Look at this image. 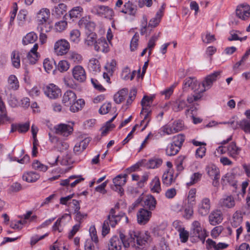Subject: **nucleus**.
Masks as SVG:
<instances>
[{
  "instance_id": "nucleus-1",
  "label": "nucleus",
  "mask_w": 250,
  "mask_h": 250,
  "mask_svg": "<svg viewBox=\"0 0 250 250\" xmlns=\"http://www.w3.org/2000/svg\"><path fill=\"white\" fill-rule=\"evenodd\" d=\"M151 238L148 231H139L131 229L126 234L124 231L119 232V237H111L108 244V250H121L122 245L125 248L130 246L136 250H147Z\"/></svg>"
},
{
  "instance_id": "nucleus-2",
  "label": "nucleus",
  "mask_w": 250,
  "mask_h": 250,
  "mask_svg": "<svg viewBox=\"0 0 250 250\" xmlns=\"http://www.w3.org/2000/svg\"><path fill=\"white\" fill-rule=\"evenodd\" d=\"M123 218H125L126 222H128V218L125 213L122 212H116L114 209H111L107 218L104 221L103 224L102 235L104 236L107 234L110 231L109 226L114 228Z\"/></svg>"
},
{
  "instance_id": "nucleus-3",
  "label": "nucleus",
  "mask_w": 250,
  "mask_h": 250,
  "mask_svg": "<svg viewBox=\"0 0 250 250\" xmlns=\"http://www.w3.org/2000/svg\"><path fill=\"white\" fill-rule=\"evenodd\" d=\"M190 239L191 241L193 240L198 241L199 240L204 242L208 234L205 229H202L201 223L198 221H194L193 222L191 226V229Z\"/></svg>"
},
{
  "instance_id": "nucleus-4",
  "label": "nucleus",
  "mask_w": 250,
  "mask_h": 250,
  "mask_svg": "<svg viewBox=\"0 0 250 250\" xmlns=\"http://www.w3.org/2000/svg\"><path fill=\"white\" fill-rule=\"evenodd\" d=\"M162 17V10H159L155 15V16L149 21L148 25L147 26V20L146 17V16H143L142 22V27L140 31L141 34L143 35L146 33L147 30H148L150 27L154 28L156 27L160 23Z\"/></svg>"
},
{
  "instance_id": "nucleus-5",
  "label": "nucleus",
  "mask_w": 250,
  "mask_h": 250,
  "mask_svg": "<svg viewBox=\"0 0 250 250\" xmlns=\"http://www.w3.org/2000/svg\"><path fill=\"white\" fill-rule=\"evenodd\" d=\"M221 73L222 71L219 70L207 75L202 81L203 88L200 90V92L203 93L210 89L213 83L220 78Z\"/></svg>"
},
{
  "instance_id": "nucleus-6",
  "label": "nucleus",
  "mask_w": 250,
  "mask_h": 250,
  "mask_svg": "<svg viewBox=\"0 0 250 250\" xmlns=\"http://www.w3.org/2000/svg\"><path fill=\"white\" fill-rule=\"evenodd\" d=\"M70 44L65 39H60L57 41L54 45V51L57 56L65 55L69 50Z\"/></svg>"
},
{
  "instance_id": "nucleus-7",
  "label": "nucleus",
  "mask_w": 250,
  "mask_h": 250,
  "mask_svg": "<svg viewBox=\"0 0 250 250\" xmlns=\"http://www.w3.org/2000/svg\"><path fill=\"white\" fill-rule=\"evenodd\" d=\"M211 208V201L209 198L204 197L201 199L197 206V212L201 216H206Z\"/></svg>"
},
{
  "instance_id": "nucleus-8",
  "label": "nucleus",
  "mask_w": 250,
  "mask_h": 250,
  "mask_svg": "<svg viewBox=\"0 0 250 250\" xmlns=\"http://www.w3.org/2000/svg\"><path fill=\"white\" fill-rule=\"evenodd\" d=\"M127 175L125 174L124 175H118L116 177L113 178V186H112V189L118 193L122 194L124 193V189L122 188L126 182V177Z\"/></svg>"
},
{
  "instance_id": "nucleus-9",
  "label": "nucleus",
  "mask_w": 250,
  "mask_h": 250,
  "mask_svg": "<svg viewBox=\"0 0 250 250\" xmlns=\"http://www.w3.org/2000/svg\"><path fill=\"white\" fill-rule=\"evenodd\" d=\"M44 94L50 99H55L61 95V90L56 85L50 83L44 88Z\"/></svg>"
},
{
  "instance_id": "nucleus-10",
  "label": "nucleus",
  "mask_w": 250,
  "mask_h": 250,
  "mask_svg": "<svg viewBox=\"0 0 250 250\" xmlns=\"http://www.w3.org/2000/svg\"><path fill=\"white\" fill-rule=\"evenodd\" d=\"M236 203L234 198L231 195H225L219 200L218 205L223 209L233 208Z\"/></svg>"
},
{
  "instance_id": "nucleus-11",
  "label": "nucleus",
  "mask_w": 250,
  "mask_h": 250,
  "mask_svg": "<svg viewBox=\"0 0 250 250\" xmlns=\"http://www.w3.org/2000/svg\"><path fill=\"white\" fill-rule=\"evenodd\" d=\"M78 25L80 28L87 30V34H88V32H93L96 27L95 23L91 20L89 16L82 17L78 22Z\"/></svg>"
},
{
  "instance_id": "nucleus-12",
  "label": "nucleus",
  "mask_w": 250,
  "mask_h": 250,
  "mask_svg": "<svg viewBox=\"0 0 250 250\" xmlns=\"http://www.w3.org/2000/svg\"><path fill=\"white\" fill-rule=\"evenodd\" d=\"M73 78L78 82L82 83L85 81L86 78L84 69L81 65H76L72 69Z\"/></svg>"
},
{
  "instance_id": "nucleus-13",
  "label": "nucleus",
  "mask_w": 250,
  "mask_h": 250,
  "mask_svg": "<svg viewBox=\"0 0 250 250\" xmlns=\"http://www.w3.org/2000/svg\"><path fill=\"white\" fill-rule=\"evenodd\" d=\"M236 15L243 20L248 19L250 15V6L247 4L238 5L236 9Z\"/></svg>"
},
{
  "instance_id": "nucleus-14",
  "label": "nucleus",
  "mask_w": 250,
  "mask_h": 250,
  "mask_svg": "<svg viewBox=\"0 0 250 250\" xmlns=\"http://www.w3.org/2000/svg\"><path fill=\"white\" fill-rule=\"evenodd\" d=\"M222 124H228L234 129L237 128L239 125L245 132H250V123L247 120H243L239 123L232 120L228 122H223Z\"/></svg>"
},
{
  "instance_id": "nucleus-15",
  "label": "nucleus",
  "mask_w": 250,
  "mask_h": 250,
  "mask_svg": "<svg viewBox=\"0 0 250 250\" xmlns=\"http://www.w3.org/2000/svg\"><path fill=\"white\" fill-rule=\"evenodd\" d=\"M94 10L98 15L107 19H111L114 15L113 10L106 6L96 5Z\"/></svg>"
},
{
  "instance_id": "nucleus-16",
  "label": "nucleus",
  "mask_w": 250,
  "mask_h": 250,
  "mask_svg": "<svg viewBox=\"0 0 250 250\" xmlns=\"http://www.w3.org/2000/svg\"><path fill=\"white\" fill-rule=\"evenodd\" d=\"M54 129L56 134L66 137L70 135L73 131L71 126L64 124H60L55 126Z\"/></svg>"
},
{
  "instance_id": "nucleus-17",
  "label": "nucleus",
  "mask_w": 250,
  "mask_h": 250,
  "mask_svg": "<svg viewBox=\"0 0 250 250\" xmlns=\"http://www.w3.org/2000/svg\"><path fill=\"white\" fill-rule=\"evenodd\" d=\"M200 86V83L194 77H189L187 78L183 83V89L186 90L190 88L191 90L195 92H200L198 87Z\"/></svg>"
},
{
  "instance_id": "nucleus-18",
  "label": "nucleus",
  "mask_w": 250,
  "mask_h": 250,
  "mask_svg": "<svg viewBox=\"0 0 250 250\" xmlns=\"http://www.w3.org/2000/svg\"><path fill=\"white\" fill-rule=\"evenodd\" d=\"M223 219V214L219 209L213 210L208 216V221L212 226L219 224L222 222Z\"/></svg>"
},
{
  "instance_id": "nucleus-19",
  "label": "nucleus",
  "mask_w": 250,
  "mask_h": 250,
  "mask_svg": "<svg viewBox=\"0 0 250 250\" xmlns=\"http://www.w3.org/2000/svg\"><path fill=\"white\" fill-rule=\"evenodd\" d=\"M151 215V212L144 208L140 209L137 213V221L140 225H145L148 222Z\"/></svg>"
},
{
  "instance_id": "nucleus-20",
  "label": "nucleus",
  "mask_w": 250,
  "mask_h": 250,
  "mask_svg": "<svg viewBox=\"0 0 250 250\" xmlns=\"http://www.w3.org/2000/svg\"><path fill=\"white\" fill-rule=\"evenodd\" d=\"M141 105L142 106V109L140 113V116L142 117L143 116L144 119L141 121V125H143L144 123H146L145 126L142 129L143 130L146 128L150 121L149 116L151 113V111L150 109V105H146L145 104Z\"/></svg>"
},
{
  "instance_id": "nucleus-21",
  "label": "nucleus",
  "mask_w": 250,
  "mask_h": 250,
  "mask_svg": "<svg viewBox=\"0 0 250 250\" xmlns=\"http://www.w3.org/2000/svg\"><path fill=\"white\" fill-rule=\"evenodd\" d=\"M94 49L97 52L107 53L109 51V47L105 38H100L97 40L94 45Z\"/></svg>"
},
{
  "instance_id": "nucleus-22",
  "label": "nucleus",
  "mask_w": 250,
  "mask_h": 250,
  "mask_svg": "<svg viewBox=\"0 0 250 250\" xmlns=\"http://www.w3.org/2000/svg\"><path fill=\"white\" fill-rule=\"evenodd\" d=\"M77 96L75 92L72 90H67L63 94L62 99V103L66 106H69L75 102Z\"/></svg>"
},
{
  "instance_id": "nucleus-23",
  "label": "nucleus",
  "mask_w": 250,
  "mask_h": 250,
  "mask_svg": "<svg viewBox=\"0 0 250 250\" xmlns=\"http://www.w3.org/2000/svg\"><path fill=\"white\" fill-rule=\"evenodd\" d=\"M50 10L47 8H42L37 13V18L38 24L44 23L50 17Z\"/></svg>"
},
{
  "instance_id": "nucleus-24",
  "label": "nucleus",
  "mask_w": 250,
  "mask_h": 250,
  "mask_svg": "<svg viewBox=\"0 0 250 250\" xmlns=\"http://www.w3.org/2000/svg\"><path fill=\"white\" fill-rule=\"evenodd\" d=\"M206 171L211 178H214L215 179H219L220 171L215 165L212 164L208 165L206 167Z\"/></svg>"
},
{
  "instance_id": "nucleus-25",
  "label": "nucleus",
  "mask_w": 250,
  "mask_h": 250,
  "mask_svg": "<svg viewBox=\"0 0 250 250\" xmlns=\"http://www.w3.org/2000/svg\"><path fill=\"white\" fill-rule=\"evenodd\" d=\"M208 249L213 248L214 250H222L227 249L229 244L225 243L219 242L217 244L214 241L208 239L206 241Z\"/></svg>"
},
{
  "instance_id": "nucleus-26",
  "label": "nucleus",
  "mask_w": 250,
  "mask_h": 250,
  "mask_svg": "<svg viewBox=\"0 0 250 250\" xmlns=\"http://www.w3.org/2000/svg\"><path fill=\"white\" fill-rule=\"evenodd\" d=\"M174 181L175 179H173V172L172 169H168L164 173L162 176V182L164 185L168 187Z\"/></svg>"
},
{
  "instance_id": "nucleus-27",
  "label": "nucleus",
  "mask_w": 250,
  "mask_h": 250,
  "mask_svg": "<svg viewBox=\"0 0 250 250\" xmlns=\"http://www.w3.org/2000/svg\"><path fill=\"white\" fill-rule=\"evenodd\" d=\"M121 11L125 14L134 16L137 11V6L130 1H128L125 3L124 8Z\"/></svg>"
},
{
  "instance_id": "nucleus-28",
  "label": "nucleus",
  "mask_w": 250,
  "mask_h": 250,
  "mask_svg": "<svg viewBox=\"0 0 250 250\" xmlns=\"http://www.w3.org/2000/svg\"><path fill=\"white\" fill-rule=\"evenodd\" d=\"M172 109L175 112H179L188 107V104L185 100L178 99L171 103Z\"/></svg>"
},
{
  "instance_id": "nucleus-29",
  "label": "nucleus",
  "mask_w": 250,
  "mask_h": 250,
  "mask_svg": "<svg viewBox=\"0 0 250 250\" xmlns=\"http://www.w3.org/2000/svg\"><path fill=\"white\" fill-rule=\"evenodd\" d=\"M67 6L64 3H60L55 6L52 10V14L59 18L63 15L66 12Z\"/></svg>"
},
{
  "instance_id": "nucleus-30",
  "label": "nucleus",
  "mask_w": 250,
  "mask_h": 250,
  "mask_svg": "<svg viewBox=\"0 0 250 250\" xmlns=\"http://www.w3.org/2000/svg\"><path fill=\"white\" fill-rule=\"evenodd\" d=\"M241 150V148L237 147L234 142H231L227 148L229 156L234 159L237 158V156L239 154Z\"/></svg>"
},
{
  "instance_id": "nucleus-31",
  "label": "nucleus",
  "mask_w": 250,
  "mask_h": 250,
  "mask_svg": "<svg viewBox=\"0 0 250 250\" xmlns=\"http://www.w3.org/2000/svg\"><path fill=\"white\" fill-rule=\"evenodd\" d=\"M150 190L152 193H159L161 190V183L158 176H155L150 184Z\"/></svg>"
},
{
  "instance_id": "nucleus-32",
  "label": "nucleus",
  "mask_w": 250,
  "mask_h": 250,
  "mask_svg": "<svg viewBox=\"0 0 250 250\" xmlns=\"http://www.w3.org/2000/svg\"><path fill=\"white\" fill-rule=\"evenodd\" d=\"M40 177L39 174L34 171L27 172L22 175V179L24 181L30 183L36 182Z\"/></svg>"
},
{
  "instance_id": "nucleus-33",
  "label": "nucleus",
  "mask_w": 250,
  "mask_h": 250,
  "mask_svg": "<svg viewBox=\"0 0 250 250\" xmlns=\"http://www.w3.org/2000/svg\"><path fill=\"white\" fill-rule=\"evenodd\" d=\"M85 104L84 100L82 99H79L77 100H75V102L72 103V104L69 105L70 110L72 112H77L79 110H81Z\"/></svg>"
},
{
  "instance_id": "nucleus-34",
  "label": "nucleus",
  "mask_w": 250,
  "mask_h": 250,
  "mask_svg": "<svg viewBox=\"0 0 250 250\" xmlns=\"http://www.w3.org/2000/svg\"><path fill=\"white\" fill-rule=\"evenodd\" d=\"M128 93V89L127 88H123L119 91L114 95V100L117 104L121 103L125 99Z\"/></svg>"
},
{
  "instance_id": "nucleus-35",
  "label": "nucleus",
  "mask_w": 250,
  "mask_h": 250,
  "mask_svg": "<svg viewBox=\"0 0 250 250\" xmlns=\"http://www.w3.org/2000/svg\"><path fill=\"white\" fill-rule=\"evenodd\" d=\"M38 39L37 35L34 32H30L22 39V43L24 45H27L29 43H33L37 41Z\"/></svg>"
},
{
  "instance_id": "nucleus-36",
  "label": "nucleus",
  "mask_w": 250,
  "mask_h": 250,
  "mask_svg": "<svg viewBox=\"0 0 250 250\" xmlns=\"http://www.w3.org/2000/svg\"><path fill=\"white\" fill-rule=\"evenodd\" d=\"M88 68L90 71L95 73L100 72L101 67L98 60L95 58L91 59L88 63Z\"/></svg>"
},
{
  "instance_id": "nucleus-37",
  "label": "nucleus",
  "mask_w": 250,
  "mask_h": 250,
  "mask_svg": "<svg viewBox=\"0 0 250 250\" xmlns=\"http://www.w3.org/2000/svg\"><path fill=\"white\" fill-rule=\"evenodd\" d=\"M243 221V216L242 213L239 211H236L233 215L231 225L232 226L241 227L240 225Z\"/></svg>"
},
{
  "instance_id": "nucleus-38",
  "label": "nucleus",
  "mask_w": 250,
  "mask_h": 250,
  "mask_svg": "<svg viewBox=\"0 0 250 250\" xmlns=\"http://www.w3.org/2000/svg\"><path fill=\"white\" fill-rule=\"evenodd\" d=\"M97 34L93 32H90L87 35L84 41V43L87 46H90L93 45L94 46L97 42Z\"/></svg>"
},
{
  "instance_id": "nucleus-39",
  "label": "nucleus",
  "mask_w": 250,
  "mask_h": 250,
  "mask_svg": "<svg viewBox=\"0 0 250 250\" xmlns=\"http://www.w3.org/2000/svg\"><path fill=\"white\" fill-rule=\"evenodd\" d=\"M156 201L155 198L152 195L147 196L145 201V207L149 210H153L156 207Z\"/></svg>"
},
{
  "instance_id": "nucleus-40",
  "label": "nucleus",
  "mask_w": 250,
  "mask_h": 250,
  "mask_svg": "<svg viewBox=\"0 0 250 250\" xmlns=\"http://www.w3.org/2000/svg\"><path fill=\"white\" fill-rule=\"evenodd\" d=\"M9 87L14 90H17L19 87V81L15 75H11L8 80Z\"/></svg>"
},
{
  "instance_id": "nucleus-41",
  "label": "nucleus",
  "mask_w": 250,
  "mask_h": 250,
  "mask_svg": "<svg viewBox=\"0 0 250 250\" xmlns=\"http://www.w3.org/2000/svg\"><path fill=\"white\" fill-rule=\"evenodd\" d=\"M222 180L224 184L228 183L233 187L236 186L235 176L231 173H227L222 177Z\"/></svg>"
},
{
  "instance_id": "nucleus-42",
  "label": "nucleus",
  "mask_w": 250,
  "mask_h": 250,
  "mask_svg": "<svg viewBox=\"0 0 250 250\" xmlns=\"http://www.w3.org/2000/svg\"><path fill=\"white\" fill-rule=\"evenodd\" d=\"M68 55L69 59L76 63H81L83 60L81 54L74 51L70 52Z\"/></svg>"
},
{
  "instance_id": "nucleus-43",
  "label": "nucleus",
  "mask_w": 250,
  "mask_h": 250,
  "mask_svg": "<svg viewBox=\"0 0 250 250\" xmlns=\"http://www.w3.org/2000/svg\"><path fill=\"white\" fill-rule=\"evenodd\" d=\"M181 148L170 143L167 147L166 150V154L168 156H173L176 155Z\"/></svg>"
},
{
  "instance_id": "nucleus-44",
  "label": "nucleus",
  "mask_w": 250,
  "mask_h": 250,
  "mask_svg": "<svg viewBox=\"0 0 250 250\" xmlns=\"http://www.w3.org/2000/svg\"><path fill=\"white\" fill-rule=\"evenodd\" d=\"M56 65V62L54 60L45 59L44 60L43 67L47 73H49Z\"/></svg>"
},
{
  "instance_id": "nucleus-45",
  "label": "nucleus",
  "mask_w": 250,
  "mask_h": 250,
  "mask_svg": "<svg viewBox=\"0 0 250 250\" xmlns=\"http://www.w3.org/2000/svg\"><path fill=\"white\" fill-rule=\"evenodd\" d=\"M185 141V136L182 134H178L174 136L172 138V144L176 145V146L181 148L183 143Z\"/></svg>"
},
{
  "instance_id": "nucleus-46",
  "label": "nucleus",
  "mask_w": 250,
  "mask_h": 250,
  "mask_svg": "<svg viewBox=\"0 0 250 250\" xmlns=\"http://www.w3.org/2000/svg\"><path fill=\"white\" fill-rule=\"evenodd\" d=\"M185 159L184 156H179L176 159L175 165L176 166V169L179 172H181L184 169V162Z\"/></svg>"
},
{
  "instance_id": "nucleus-47",
  "label": "nucleus",
  "mask_w": 250,
  "mask_h": 250,
  "mask_svg": "<svg viewBox=\"0 0 250 250\" xmlns=\"http://www.w3.org/2000/svg\"><path fill=\"white\" fill-rule=\"evenodd\" d=\"M116 62L115 60H112L110 62H107L104 68L106 71L110 75H112L115 70Z\"/></svg>"
},
{
  "instance_id": "nucleus-48",
  "label": "nucleus",
  "mask_w": 250,
  "mask_h": 250,
  "mask_svg": "<svg viewBox=\"0 0 250 250\" xmlns=\"http://www.w3.org/2000/svg\"><path fill=\"white\" fill-rule=\"evenodd\" d=\"M11 61L12 62L13 65L18 68L20 66V55L18 52L16 51H14L12 52L11 54Z\"/></svg>"
},
{
  "instance_id": "nucleus-49",
  "label": "nucleus",
  "mask_w": 250,
  "mask_h": 250,
  "mask_svg": "<svg viewBox=\"0 0 250 250\" xmlns=\"http://www.w3.org/2000/svg\"><path fill=\"white\" fill-rule=\"evenodd\" d=\"M162 160L160 158H153L149 160L147 167L149 168H155L159 167L162 164Z\"/></svg>"
},
{
  "instance_id": "nucleus-50",
  "label": "nucleus",
  "mask_w": 250,
  "mask_h": 250,
  "mask_svg": "<svg viewBox=\"0 0 250 250\" xmlns=\"http://www.w3.org/2000/svg\"><path fill=\"white\" fill-rule=\"evenodd\" d=\"M81 33L78 29L72 30L70 33V39L71 42L77 43L80 40Z\"/></svg>"
},
{
  "instance_id": "nucleus-51",
  "label": "nucleus",
  "mask_w": 250,
  "mask_h": 250,
  "mask_svg": "<svg viewBox=\"0 0 250 250\" xmlns=\"http://www.w3.org/2000/svg\"><path fill=\"white\" fill-rule=\"evenodd\" d=\"M67 26L66 21L62 20L56 22L54 25V29L57 32H62L64 30Z\"/></svg>"
},
{
  "instance_id": "nucleus-52",
  "label": "nucleus",
  "mask_w": 250,
  "mask_h": 250,
  "mask_svg": "<svg viewBox=\"0 0 250 250\" xmlns=\"http://www.w3.org/2000/svg\"><path fill=\"white\" fill-rule=\"evenodd\" d=\"M83 11V9L81 6H77L73 8L69 11V16L71 19L77 18L81 16V13Z\"/></svg>"
},
{
  "instance_id": "nucleus-53",
  "label": "nucleus",
  "mask_w": 250,
  "mask_h": 250,
  "mask_svg": "<svg viewBox=\"0 0 250 250\" xmlns=\"http://www.w3.org/2000/svg\"><path fill=\"white\" fill-rule=\"evenodd\" d=\"M202 174L199 172L194 173L190 177V181L187 183L188 186H191L199 181L201 178Z\"/></svg>"
},
{
  "instance_id": "nucleus-54",
  "label": "nucleus",
  "mask_w": 250,
  "mask_h": 250,
  "mask_svg": "<svg viewBox=\"0 0 250 250\" xmlns=\"http://www.w3.org/2000/svg\"><path fill=\"white\" fill-rule=\"evenodd\" d=\"M59 157V155L56 154H49L47 158L48 164L52 167L57 165Z\"/></svg>"
},
{
  "instance_id": "nucleus-55",
  "label": "nucleus",
  "mask_w": 250,
  "mask_h": 250,
  "mask_svg": "<svg viewBox=\"0 0 250 250\" xmlns=\"http://www.w3.org/2000/svg\"><path fill=\"white\" fill-rule=\"evenodd\" d=\"M27 11L25 10H21L18 15V23L20 25H22L25 22Z\"/></svg>"
},
{
  "instance_id": "nucleus-56",
  "label": "nucleus",
  "mask_w": 250,
  "mask_h": 250,
  "mask_svg": "<svg viewBox=\"0 0 250 250\" xmlns=\"http://www.w3.org/2000/svg\"><path fill=\"white\" fill-rule=\"evenodd\" d=\"M160 131L162 132V135H165L166 134L170 135L175 133L173 127L170 125H166L162 126L160 129Z\"/></svg>"
},
{
  "instance_id": "nucleus-57",
  "label": "nucleus",
  "mask_w": 250,
  "mask_h": 250,
  "mask_svg": "<svg viewBox=\"0 0 250 250\" xmlns=\"http://www.w3.org/2000/svg\"><path fill=\"white\" fill-rule=\"evenodd\" d=\"M75 214L74 219L79 224H81L83 220L86 218L87 214L85 213H82L80 210L74 213Z\"/></svg>"
},
{
  "instance_id": "nucleus-58",
  "label": "nucleus",
  "mask_w": 250,
  "mask_h": 250,
  "mask_svg": "<svg viewBox=\"0 0 250 250\" xmlns=\"http://www.w3.org/2000/svg\"><path fill=\"white\" fill-rule=\"evenodd\" d=\"M32 167L36 170H38L43 172L46 171L48 169L46 166L41 163L38 161H36L33 163Z\"/></svg>"
},
{
  "instance_id": "nucleus-59",
  "label": "nucleus",
  "mask_w": 250,
  "mask_h": 250,
  "mask_svg": "<svg viewBox=\"0 0 250 250\" xmlns=\"http://www.w3.org/2000/svg\"><path fill=\"white\" fill-rule=\"evenodd\" d=\"M38 28L40 32L47 33L51 30L52 27L49 22L46 21L44 23L39 24Z\"/></svg>"
},
{
  "instance_id": "nucleus-60",
  "label": "nucleus",
  "mask_w": 250,
  "mask_h": 250,
  "mask_svg": "<svg viewBox=\"0 0 250 250\" xmlns=\"http://www.w3.org/2000/svg\"><path fill=\"white\" fill-rule=\"evenodd\" d=\"M139 39V35L137 33L135 34L130 42V50L132 51H133L137 49L138 44V42Z\"/></svg>"
},
{
  "instance_id": "nucleus-61",
  "label": "nucleus",
  "mask_w": 250,
  "mask_h": 250,
  "mask_svg": "<svg viewBox=\"0 0 250 250\" xmlns=\"http://www.w3.org/2000/svg\"><path fill=\"white\" fill-rule=\"evenodd\" d=\"M57 67L60 71H66L69 67V64L66 61L62 60L59 62Z\"/></svg>"
},
{
  "instance_id": "nucleus-62",
  "label": "nucleus",
  "mask_w": 250,
  "mask_h": 250,
  "mask_svg": "<svg viewBox=\"0 0 250 250\" xmlns=\"http://www.w3.org/2000/svg\"><path fill=\"white\" fill-rule=\"evenodd\" d=\"M111 108V104L110 103L104 104L100 108L99 112L101 114H106L109 112Z\"/></svg>"
},
{
  "instance_id": "nucleus-63",
  "label": "nucleus",
  "mask_w": 250,
  "mask_h": 250,
  "mask_svg": "<svg viewBox=\"0 0 250 250\" xmlns=\"http://www.w3.org/2000/svg\"><path fill=\"white\" fill-rule=\"evenodd\" d=\"M196 94L189 95L187 98V101L189 104H191L194 102L197 101L202 97L203 93L196 92Z\"/></svg>"
},
{
  "instance_id": "nucleus-64",
  "label": "nucleus",
  "mask_w": 250,
  "mask_h": 250,
  "mask_svg": "<svg viewBox=\"0 0 250 250\" xmlns=\"http://www.w3.org/2000/svg\"><path fill=\"white\" fill-rule=\"evenodd\" d=\"M160 250H170L167 241L165 238H161L159 244Z\"/></svg>"
}]
</instances>
